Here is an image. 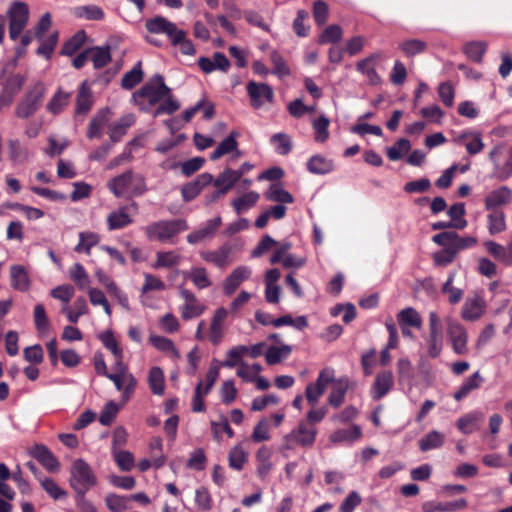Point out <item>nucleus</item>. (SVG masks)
Here are the masks:
<instances>
[{
    "label": "nucleus",
    "mask_w": 512,
    "mask_h": 512,
    "mask_svg": "<svg viewBox=\"0 0 512 512\" xmlns=\"http://www.w3.org/2000/svg\"><path fill=\"white\" fill-rule=\"evenodd\" d=\"M445 442V435L438 431H432L419 440V448L422 452L436 449Z\"/></svg>",
    "instance_id": "42"
},
{
    "label": "nucleus",
    "mask_w": 512,
    "mask_h": 512,
    "mask_svg": "<svg viewBox=\"0 0 512 512\" xmlns=\"http://www.w3.org/2000/svg\"><path fill=\"white\" fill-rule=\"evenodd\" d=\"M291 433L298 445L302 447H311L315 442L317 429L302 421L291 431Z\"/></svg>",
    "instance_id": "19"
},
{
    "label": "nucleus",
    "mask_w": 512,
    "mask_h": 512,
    "mask_svg": "<svg viewBox=\"0 0 512 512\" xmlns=\"http://www.w3.org/2000/svg\"><path fill=\"white\" fill-rule=\"evenodd\" d=\"M486 51V44L484 42H470L465 45L464 52L468 58L473 61L480 62Z\"/></svg>",
    "instance_id": "63"
},
{
    "label": "nucleus",
    "mask_w": 512,
    "mask_h": 512,
    "mask_svg": "<svg viewBox=\"0 0 512 512\" xmlns=\"http://www.w3.org/2000/svg\"><path fill=\"white\" fill-rule=\"evenodd\" d=\"M243 171H234L230 168L225 169L214 180V186L222 189V192H228L234 184L242 177Z\"/></svg>",
    "instance_id": "26"
},
{
    "label": "nucleus",
    "mask_w": 512,
    "mask_h": 512,
    "mask_svg": "<svg viewBox=\"0 0 512 512\" xmlns=\"http://www.w3.org/2000/svg\"><path fill=\"white\" fill-rule=\"evenodd\" d=\"M89 51L90 60L95 69L103 68L111 61V53L108 46L89 48Z\"/></svg>",
    "instance_id": "40"
},
{
    "label": "nucleus",
    "mask_w": 512,
    "mask_h": 512,
    "mask_svg": "<svg viewBox=\"0 0 512 512\" xmlns=\"http://www.w3.org/2000/svg\"><path fill=\"white\" fill-rule=\"evenodd\" d=\"M348 390V379L343 378L339 379L334 387L332 392L328 397V402L334 408H338L341 406L345 400V395Z\"/></svg>",
    "instance_id": "38"
},
{
    "label": "nucleus",
    "mask_w": 512,
    "mask_h": 512,
    "mask_svg": "<svg viewBox=\"0 0 512 512\" xmlns=\"http://www.w3.org/2000/svg\"><path fill=\"white\" fill-rule=\"evenodd\" d=\"M270 60L273 65L272 73L274 75L278 76L279 78H283L290 74V70L285 60L277 51L271 52Z\"/></svg>",
    "instance_id": "60"
},
{
    "label": "nucleus",
    "mask_w": 512,
    "mask_h": 512,
    "mask_svg": "<svg viewBox=\"0 0 512 512\" xmlns=\"http://www.w3.org/2000/svg\"><path fill=\"white\" fill-rule=\"evenodd\" d=\"M399 48L407 57L415 56L426 49V43L418 39H409L402 42Z\"/></svg>",
    "instance_id": "61"
},
{
    "label": "nucleus",
    "mask_w": 512,
    "mask_h": 512,
    "mask_svg": "<svg viewBox=\"0 0 512 512\" xmlns=\"http://www.w3.org/2000/svg\"><path fill=\"white\" fill-rule=\"evenodd\" d=\"M483 418L478 412L469 413L457 421L458 429L464 434H470L476 429V424Z\"/></svg>",
    "instance_id": "51"
},
{
    "label": "nucleus",
    "mask_w": 512,
    "mask_h": 512,
    "mask_svg": "<svg viewBox=\"0 0 512 512\" xmlns=\"http://www.w3.org/2000/svg\"><path fill=\"white\" fill-rule=\"evenodd\" d=\"M265 197L269 201L279 202L282 204L293 202L292 195L279 184H272L266 192Z\"/></svg>",
    "instance_id": "48"
},
{
    "label": "nucleus",
    "mask_w": 512,
    "mask_h": 512,
    "mask_svg": "<svg viewBox=\"0 0 512 512\" xmlns=\"http://www.w3.org/2000/svg\"><path fill=\"white\" fill-rule=\"evenodd\" d=\"M251 269L247 266H239L225 279L223 290L226 295L233 294L243 281L251 276Z\"/></svg>",
    "instance_id": "16"
},
{
    "label": "nucleus",
    "mask_w": 512,
    "mask_h": 512,
    "mask_svg": "<svg viewBox=\"0 0 512 512\" xmlns=\"http://www.w3.org/2000/svg\"><path fill=\"white\" fill-rule=\"evenodd\" d=\"M38 481L41 487L53 498L60 499L66 495V492L62 490L59 485L51 478L39 477Z\"/></svg>",
    "instance_id": "62"
},
{
    "label": "nucleus",
    "mask_w": 512,
    "mask_h": 512,
    "mask_svg": "<svg viewBox=\"0 0 512 512\" xmlns=\"http://www.w3.org/2000/svg\"><path fill=\"white\" fill-rule=\"evenodd\" d=\"M32 456L38 460L48 471L57 472L60 464L52 452L44 445H36L32 452Z\"/></svg>",
    "instance_id": "22"
},
{
    "label": "nucleus",
    "mask_w": 512,
    "mask_h": 512,
    "mask_svg": "<svg viewBox=\"0 0 512 512\" xmlns=\"http://www.w3.org/2000/svg\"><path fill=\"white\" fill-rule=\"evenodd\" d=\"M238 136L239 133L237 131L230 132V134L211 153L210 159L217 160L234 151L236 152V157L241 156V152L238 150V142L236 140Z\"/></svg>",
    "instance_id": "21"
},
{
    "label": "nucleus",
    "mask_w": 512,
    "mask_h": 512,
    "mask_svg": "<svg viewBox=\"0 0 512 512\" xmlns=\"http://www.w3.org/2000/svg\"><path fill=\"white\" fill-rule=\"evenodd\" d=\"M171 89L165 84L164 78L160 74L154 75L143 87L133 93L132 100L142 111H149L150 108L166 96Z\"/></svg>",
    "instance_id": "1"
},
{
    "label": "nucleus",
    "mask_w": 512,
    "mask_h": 512,
    "mask_svg": "<svg viewBox=\"0 0 512 512\" xmlns=\"http://www.w3.org/2000/svg\"><path fill=\"white\" fill-rule=\"evenodd\" d=\"M187 229V222L183 219L162 220L147 225L145 227V234L150 240L172 243L176 235Z\"/></svg>",
    "instance_id": "3"
},
{
    "label": "nucleus",
    "mask_w": 512,
    "mask_h": 512,
    "mask_svg": "<svg viewBox=\"0 0 512 512\" xmlns=\"http://www.w3.org/2000/svg\"><path fill=\"white\" fill-rule=\"evenodd\" d=\"M453 143L464 147L469 155L480 153L485 144L482 139V133L476 130H465L453 136Z\"/></svg>",
    "instance_id": "8"
},
{
    "label": "nucleus",
    "mask_w": 512,
    "mask_h": 512,
    "mask_svg": "<svg viewBox=\"0 0 512 512\" xmlns=\"http://www.w3.org/2000/svg\"><path fill=\"white\" fill-rule=\"evenodd\" d=\"M149 340L156 349L167 353L170 357L175 359L180 357L179 351L172 340L157 335H151Z\"/></svg>",
    "instance_id": "39"
},
{
    "label": "nucleus",
    "mask_w": 512,
    "mask_h": 512,
    "mask_svg": "<svg viewBox=\"0 0 512 512\" xmlns=\"http://www.w3.org/2000/svg\"><path fill=\"white\" fill-rule=\"evenodd\" d=\"M180 295L184 303L180 306L181 317L184 320L197 318L205 311V306L201 304L194 293L187 289H180Z\"/></svg>",
    "instance_id": "10"
},
{
    "label": "nucleus",
    "mask_w": 512,
    "mask_h": 512,
    "mask_svg": "<svg viewBox=\"0 0 512 512\" xmlns=\"http://www.w3.org/2000/svg\"><path fill=\"white\" fill-rule=\"evenodd\" d=\"M180 108V104L175 100L171 92L163 99V102L154 110L153 117H158L162 114L171 115Z\"/></svg>",
    "instance_id": "58"
},
{
    "label": "nucleus",
    "mask_w": 512,
    "mask_h": 512,
    "mask_svg": "<svg viewBox=\"0 0 512 512\" xmlns=\"http://www.w3.org/2000/svg\"><path fill=\"white\" fill-rule=\"evenodd\" d=\"M450 339L453 342V349L457 354H464L467 351V333L458 323H450Z\"/></svg>",
    "instance_id": "25"
},
{
    "label": "nucleus",
    "mask_w": 512,
    "mask_h": 512,
    "mask_svg": "<svg viewBox=\"0 0 512 512\" xmlns=\"http://www.w3.org/2000/svg\"><path fill=\"white\" fill-rule=\"evenodd\" d=\"M145 28L151 34L166 35L171 42H176L180 37H183V30L177 28L176 24L163 16H155L147 19L145 22Z\"/></svg>",
    "instance_id": "7"
},
{
    "label": "nucleus",
    "mask_w": 512,
    "mask_h": 512,
    "mask_svg": "<svg viewBox=\"0 0 512 512\" xmlns=\"http://www.w3.org/2000/svg\"><path fill=\"white\" fill-rule=\"evenodd\" d=\"M512 200V190L507 186H501L487 194L485 208L495 210L498 207L509 204Z\"/></svg>",
    "instance_id": "18"
},
{
    "label": "nucleus",
    "mask_w": 512,
    "mask_h": 512,
    "mask_svg": "<svg viewBox=\"0 0 512 512\" xmlns=\"http://www.w3.org/2000/svg\"><path fill=\"white\" fill-rule=\"evenodd\" d=\"M486 311V302L480 295H474L472 297H468L461 311V316L463 319L468 321H475L481 318Z\"/></svg>",
    "instance_id": "11"
},
{
    "label": "nucleus",
    "mask_w": 512,
    "mask_h": 512,
    "mask_svg": "<svg viewBox=\"0 0 512 512\" xmlns=\"http://www.w3.org/2000/svg\"><path fill=\"white\" fill-rule=\"evenodd\" d=\"M99 242V236L93 232H81L79 234V243L75 247L78 253L85 252L90 254L91 248Z\"/></svg>",
    "instance_id": "53"
},
{
    "label": "nucleus",
    "mask_w": 512,
    "mask_h": 512,
    "mask_svg": "<svg viewBox=\"0 0 512 512\" xmlns=\"http://www.w3.org/2000/svg\"><path fill=\"white\" fill-rule=\"evenodd\" d=\"M105 501L111 512H125L129 509L130 498L128 496L109 494Z\"/></svg>",
    "instance_id": "54"
},
{
    "label": "nucleus",
    "mask_w": 512,
    "mask_h": 512,
    "mask_svg": "<svg viewBox=\"0 0 512 512\" xmlns=\"http://www.w3.org/2000/svg\"><path fill=\"white\" fill-rule=\"evenodd\" d=\"M231 253L232 247L230 245H223L215 251L202 252L201 258L220 269H224L232 263Z\"/></svg>",
    "instance_id": "12"
},
{
    "label": "nucleus",
    "mask_w": 512,
    "mask_h": 512,
    "mask_svg": "<svg viewBox=\"0 0 512 512\" xmlns=\"http://www.w3.org/2000/svg\"><path fill=\"white\" fill-rule=\"evenodd\" d=\"M74 310L63 308V312L66 314L68 320L72 323H77L80 316L85 315L88 312L86 300L83 297H79L74 302Z\"/></svg>",
    "instance_id": "55"
},
{
    "label": "nucleus",
    "mask_w": 512,
    "mask_h": 512,
    "mask_svg": "<svg viewBox=\"0 0 512 512\" xmlns=\"http://www.w3.org/2000/svg\"><path fill=\"white\" fill-rule=\"evenodd\" d=\"M107 378L115 384L118 391H123L122 401L126 403L131 398L137 386L136 378L133 375L120 374H109Z\"/></svg>",
    "instance_id": "14"
},
{
    "label": "nucleus",
    "mask_w": 512,
    "mask_h": 512,
    "mask_svg": "<svg viewBox=\"0 0 512 512\" xmlns=\"http://www.w3.org/2000/svg\"><path fill=\"white\" fill-rule=\"evenodd\" d=\"M488 228L491 234L500 233L505 230V215L502 211L493 210L488 215Z\"/></svg>",
    "instance_id": "56"
},
{
    "label": "nucleus",
    "mask_w": 512,
    "mask_h": 512,
    "mask_svg": "<svg viewBox=\"0 0 512 512\" xmlns=\"http://www.w3.org/2000/svg\"><path fill=\"white\" fill-rule=\"evenodd\" d=\"M361 435V427L358 425H353L352 427L347 429L336 430L330 435L329 439L333 443H353L354 441L358 440L361 437Z\"/></svg>",
    "instance_id": "30"
},
{
    "label": "nucleus",
    "mask_w": 512,
    "mask_h": 512,
    "mask_svg": "<svg viewBox=\"0 0 512 512\" xmlns=\"http://www.w3.org/2000/svg\"><path fill=\"white\" fill-rule=\"evenodd\" d=\"M411 148L409 140L402 138L399 139L395 145L387 149V157L392 161H397L402 158L403 154L407 153Z\"/></svg>",
    "instance_id": "59"
},
{
    "label": "nucleus",
    "mask_w": 512,
    "mask_h": 512,
    "mask_svg": "<svg viewBox=\"0 0 512 512\" xmlns=\"http://www.w3.org/2000/svg\"><path fill=\"white\" fill-rule=\"evenodd\" d=\"M10 284L14 290L27 292L31 286V280L27 269L22 265L10 267Z\"/></svg>",
    "instance_id": "17"
},
{
    "label": "nucleus",
    "mask_w": 512,
    "mask_h": 512,
    "mask_svg": "<svg viewBox=\"0 0 512 512\" xmlns=\"http://www.w3.org/2000/svg\"><path fill=\"white\" fill-rule=\"evenodd\" d=\"M46 94V87L42 82H37L29 89L23 99L15 108V116L27 119L35 114L41 107Z\"/></svg>",
    "instance_id": "5"
},
{
    "label": "nucleus",
    "mask_w": 512,
    "mask_h": 512,
    "mask_svg": "<svg viewBox=\"0 0 512 512\" xmlns=\"http://www.w3.org/2000/svg\"><path fill=\"white\" fill-rule=\"evenodd\" d=\"M107 186L116 197L140 196L147 190L145 178L132 170H127L112 178L108 181Z\"/></svg>",
    "instance_id": "2"
},
{
    "label": "nucleus",
    "mask_w": 512,
    "mask_h": 512,
    "mask_svg": "<svg viewBox=\"0 0 512 512\" xmlns=\"http://www.w3.org/2000/svg\"><path fill=\"white\" fill-rule=\"evenodd\" d=\"M9 19V36L16 40L29 21V8L24 2H14L7 11Z\"/></svg>",
    "instance_id": "6"
},
{
    "label": "nucleus",
    "mask_w": 512,
    "mask_h": 512,
    "mask_svg": "<svg viewBox=\"0 0 512 512\" xmlns=\"http://www.w3.org/2000/svg\"><path fill=\"white\" fill-rule=\"evenodd\" d=\"M213 176L210 173H202L197 178L182 187L181 193L184 201L193 200L202 189L212 183Z\"/></svg>",
    "instance_id": "13"
},
{
    "label": "nucleus",
    "mask_w": 512,
    "mask_h": 512,
    "mask_svg": "<svg viewBox=\"0 0 512 512\" xmlns=\"http://www.w3.org/2000/svg\"><path fill=\"white\" fill-rule=\"evenodd\" d=\"M307 168L313 174H326L334 169V164L330 159L315 155L309 159Z\"/></svg>",
    "instance_id": "35"
},
{
    "label": "nucleus",
    "mask_w": 512,
    "mask_h": 512,
    "mask_svg": "<svg viewBox=\"0 0 512 512\" xmlns=\"http://www.w3.org/2000/svg\"><path fill=\"white\" fill-rule=\"evenodd\" d=\"M185 277L190 279L198 289H205L212 285V281L204 267H192L185 274Z\"/></svg>",
    "instance_id": "37"
},
{
    "label": "nucleus",
    "mask_w": 512,
    "mask_h": 512,
    "mask_svg": "<svg viewBox=\"0 0 512 512\" xmlns=\"http://www.w3.org/2000/svg\"><path fill=\"white\" fill-rule=\"evenodd\" d=\"M9 158L14 164H20L28 159V150L18 139H10L7 142Z\"/></svg>",
    "instance_id": "34"
},
{
    "label": "nucleus",
    "mask_w": 512,
    "mask_h": 512,
    "mask_svg": "<svg viewBox=\"0 0 512 512\" xmlns=\"http://www.w3.org/2000/svg\"><path fill=\"white\" fill-rule=\"evenodd\" d=\"M329 124L330 120L325 115H321L312 122L316 142L324 143L329 138Z\"/></svg>",
    "instance_id": "49"
},
{
    "label": "nucleus",
    "mask_w": 512,
    "mask_h": 512,
    "mask_svg": "<svg viewBox=\"0 0 512 512\" xmlns=\"http://www.w3.org/2000/svg\"><path fill=\"white\" fill-rule=\"evenodd\" d=\"M126 210L127 207H121L107 216V225L109 230L121 229L132 223V219Z\"/></svg>",
    "instance_id": "31"
},
{
    "label": "nucleus",
    "mask_w": 512,
    "mask_h": 512,
    "mask_svg": "<svg viewBox=\"0 0 512 512\" xmlns=\"http://www.w3.org/2000/svg\"><path fill=\"white\" fill-rule=\"evenodd\" d=\"M221 225V218L216 217L207 222L206 226L200 230H196L187 236V241L190 244H197L203 241L205 238L213 235L215 231Z\"/></svg>",
    "instance_id": "27"
},
{
    "label": "nucleus",
    "mask_w": 512,
    "mask_h": 512,
    "mask_svg": "<svg viewBox=\"0 0 512 512\" xmlns=\"http://www.w3.org/2000/svg\"><path fill=\"white\" fill-rule=\"evenodd\" d=\"M93 104L92 91L89 87L88 81L82 82L79 87L78 95L76 98V113L87 114Z\"/></svg>",
    "instance_id": "24"
},
{
    "label": "nucleus",
    "mask_w": 512,
    "mask_h": 512,
    "mask_svg": "<svg viewBox=\"0 0 512 512\" xmlns=\"http://www.w3.org/2000/svg\"><path fill=\"white\" fill-rule=\"evenodd\" d=\"M397 321L400 326L413 327L420 329L422 326V318L420 314L412 307H407L397 314Z\"/></svg>",
    "instance_id": "32"
},
{
    "label": "nucleus",
    "mask_w": 512,
    "mask_h": 512,
    "mask_svg": "<svg viewBox=\"0 0 512 512\" xmlns=\"http://www.w3.org/2000/svg\"><path fill=\"white\" fill-rule=\"evenodd\" d=\"M482 381H483V379H482L480 373L475 372L469 378H467L464 381V383L462 384V386L460 387V389L454 393V398L458 401L463 399L471 391L477 389L481 385Z\"/></svg>",
    "instance_id": "44"
},
{
    "label": "nucleus",
    "mask_w": 512,
    "mask_h": 512,
    "mask_svg": "<svg viewBox=\"0 0 512 512\" xmlns=\"http://www.w3.org/2000/svg\"><path fill=\"white\" fill-rule=\"evenodd\" d=\"M135 117L132 114L123 116L117 123L110 126L109 137L112 143H117L133 125Z\"/></svg>",
    "instance_id": "29"
},
{
    "label": "nucleus",
    "mask_w": 512,
    "mask_h": 512,
    "mask_svg": "<svg viewBox=\"0 0 512 512\" xmlns=\"http://www.w3.org/2000/svg\"><path fill=\"white\" fill-rule=\"evenodd\" d=\"M143 79L142 63L139 61L130 71L126 72L121 80V86L130 90Z\"/></svg>",
    "instance_id": "41"
},
{
    "label": "nucleus",
    "mask_w": 512,
    "mask_h": 512,
    "mask_svg": "<svg viewBox=\"0 0 512 512\" xmlns=\"http://www.w3.org/2000/svg\"><path fill=\"white\" fill-rule=\"evenodd\" d=\"M86 33L83 30L76 32L68 41H66L61 49V54L72 56L84 44Z\"/></svg>",
    "instance_id": "46"
},
{
    "label": "nucleus",
    "mask_w": 512,
    "mask_h": 512,
    "mask_svg": "<svg viewBox=\"0 0 512 512\" xmlns=\"http://www.w3.org/2000/svg\"><path fill=\"white\" fill-rule=\"evenodd\" d=\"M69 482L76 494L83 496L96 485L97 480L91 467L84 460L77 459L72 463Z\"/></svg>",
    "instance_id": "4"
},
{
    "label": "nucleus",
    "mask_w": 512,
    "mask_h": 512,
    "mask_svg": "<svg viewBox=\"0 0 512 512\" xmlns=\"http://www.w3.org/2000/svg\"><path fill=\"white\" fill-rule=\"evenodd\" d=\"M115 461L118 467L122 471H130L134 465V458L132 453L124 450H115L112 451Z\"/></svg>",
    "instance_id": "64"
},
{
    "label": "nucleus",
    "mask_w": 512,
    "mask_h": 512,
    "mask_svg": "<svg viewBox=\"0 0 512 512\" xmlns=\"http://www.w3.org/2000/svg\"><path fill=\"white\" fill-rule=\"evenodd\" d=\"M292 348L289 345L280 347L271 346L265 353V359L268 365H275L286 359L291 354Z\"/></svg>",
    "instance_id": "43"
},
{
    "label": "nucleus",
    "mask_w": 512,
    "mask_h": 512,
    "mask_svg": "<svg viewBox=\"0 0 512 512\" xmlns=\"http://www.w3.org/2000/svg\"><path fill=\"white\" fill-rule=\"evenodd\" d=\"M464 203H456L450 206V228L464 229L467 226Z\"/></svg>",
    "instance_id": "45"
},
{
    "label": "nucleus",
    "mask_w": 512,
    "mask_h": 512,
    "mask_svg": "<svg viewBox=\"0 0 512 512\" xmlns=\"http://www.w3.org/2000/svg\"><path fill=\"white\" fill-rule=\"evenodd\" d=\"M180 258V255L174 251L157 252L153 268H172L179 264Z\"/></svg>",
    "instance_id": "47"
},
{
    "label": "nucleus",
    "mask_w": 512,
    "mask_h": 512,
    "mask_svg": "<svg viewBox=\"0 0 512 512\" xmlns=\"http://www.w3.org/2000/svg\"><path fill=\"white\" fill-rule=\"evenodd\" d=\"M270 141L275 146L276 152L280 155H286L292 149L290 137L285 133L274 134Z\"/></svg>",
    "instance_id": "57"
},
{
    "label": "nucleus",
    "mask_w": 512,
    "mask_h": 512,
    "mask_svg": "<svg viewBox=\"0 0 512 512\" xmlns=\"http://www.w3.org/2000/svg\"><path fill=\"white\" fill-rule=\"evenodd\" d=\"M394 377L391 371H381L376 375L371 388V395L374 400L383 398L392 388Z\"/></svg>",
    "instance_id": "15"
},
{
    "label": "nucleus",
    "mask_w": 512,
    "mask_h": 512,
    "mask_svg": "<svg viewBox=\"0 0 512 512\" xmlns=\"http://www.w3.org/2000/svg\"><path fill=\"white\" fill-rule=\"evenodd\" d=\"M227 315H228L227 310L223 307H220L215 311V313L211 319L210 328H209V338H210V341L215 345L219 344L223 338L222 326H223L225 319L227 318Z\"/></svg>",
    "instance_id": "20"
},
{
    "label": "nucleus",
    "mask_w": 512,
    "mask_h": 512,
    "mask_svg": "<svg viewBox=\"0 0 512 512\" xmlns=\"http://www.w3.org/2000/svg\"><path fill=\"white\" fill-rule=\"evenodd\" d=\"M477 243L475 237H461L456 233L450 232V261L452 257L459 251L472 247Z\"/></svg>",
    "instance_id": "36"
},
{
    "label": "nucleus",
    "mask_w": 512,
    "mask_h": 512,
    "mask_svg": "<svg viewBox=\"0 0 512 512\" xmlns=\"http://www.w3.org/2000/svg\"><path fill=\"white\" fill-rule=\"evenodd\" d=\"M259 199V194L257 192L251 191L248 192L241 197L235 199L232 202V205L237 214H241L243 211L249 209L254 206Z\"/></svg>",
    "instance_id": "52"
},
{
    "label": "nucleus",
    "mask_w": 512,
    "mask_h": 512,
    "mask_svg": "<svg viewBox=\"0 0 512 512\" xmlns=\"http://www.w3.org/2000/svg\"><path fill=\"white\" fill-rule=\"evenodd\" d=\"M246 88L253 108L259 109L265 102H273L274 92L269 85L250 81Z\"/></svg>",
    "instance_id": "9"
},
{
    "label": "nucleus",
    "mask_w": 512,
    "mask_h": 512,
    "mask_svg": "<svg viewBox=\"0 0 512 512\" xmlns=\"http://www.w3.org/2000/svg\"><path fill=\"white\" fill-rule=\"evenodd\" d=\"M148 385L154 395L162 396L165 392L164 372L160 367H152L148 372Z\"/></svg>",
    "instance_id": "28"
},
{
    "label": "nucleus",
    "mask_w": 512,
    "mask_h": 512,
    "mask_svg": "<svg viewBox=\"0 0 512 512\" xmlns=\"http://www.w3.org/2000/svg\"><path fill=\"white\" fill-rule=\"evenodd\" d=\"M70 93L58 89L46 105V109L53 115L61 113L70 101Z\"/></svg>",
    "instance_id": "33"
},
{
    "label": "nucleus",
    "mask_w": 512,
    "mask_h": 512,
    "mask_svg": "<svg viewBox=\"0 0 512 512\" xmlns=\"http://www.w3.org/2000/svg\"><path fill=\"white\" fill-rule=\"evenodd\" d=\"M110 114L111 111L109 108H103L93 116L87 130V137L89 139L101 137L102 129L109 121Z\"/></svg>",
    "instance_id": "23"
},
{
    "label": "nucleus",
    "mask_w": 512,
    "mask_h": 512,
    "mask_svg": "<svg viewBox=\"0 0 512 512\" xmlns=\"http://www.w3.org/2000/svg\"><path fill=\"white\" fill-rule=\"evenodd\" d=\"M69 277L80 289H86L90 285V279L84 267L76 263L69 270Z\"/></svg>",
    "instance_id": "50"
}]
</instances>
